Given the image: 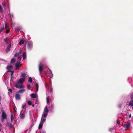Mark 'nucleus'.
Masks as SVG:
<instances>
[{
  "label": "nucleus",
  "instance_id": "f704fd0d",
  "mask_svg": "<svg viewBox=\"0 0 133 133\" xmlns=\"http://www.w3.org/2000/svg\"><path fill=\"white\" fill-rule=\"evenodd\" d=\"M130 98L131 99H133V93L131 95Z\"/></svg>",
  "mask_w": 133,
  "mask_h": 133
},
{
  "label": "nucleus",
  "instance_id": "58836bf2",
  "mask_svg": "<svg viewBox=\"0 0 133 133\" xmlns=\"http://www.w3.org/2000/svg\"><path fill=\"white\" fill-rule=\"evenodd\" d=\"M117 124H119L120 123V121L119 120H117Z\"/></svg>",
  "mask_w": 133,
  "mask_h": 133
},
{
  "label": "nucleus",
  "instance_id": "c85d7f7f",
  "mask_svg": "<svg viewBox=\"0 0 133 133\" xmlns=\"http://www.w3.org/2000/svg\"><path fill=\"white\" fill-rule=\"evenodd\" d=\"M36 91H37L38 90V84H36Z\"/></svg>",
  "mask_w": 133,
  "mask_h": 133
},
{
  "label": "nucleus",
  "instance_id": "423d86ee",
  "mask_svg": "<svg viewBox=\"0 0 133 133\" xmlns=\"http://www.w3.org/2000/svg\"><path fill=\"white\" fill-rule=\"evenodd\" d=\"M46 69L48 71L47 72H45V73L46 75H47V74H49L50 77H52V75L51 71L50 70H49L48 68H46Z\"/></svg>",
  "mask_w": 133,
  "mask_h": 133
},
{
  "label": "nucleus",
  "instance_id": "7c9ffc66",
  "mask_svg": "<svg viewBox=\"0 0 133 133\" xmlns=\"http://www.w3.org/2000/svg\"><path fill=\"white\" fill-rule=\"evenodd\" d=\"M15 61V60L14 58H12V59L11 61V63H14Z\"/></svg>",
  "mask_w": 133,
  "mask_h": 133
},
{
  "label": "nucleus",
  "instance_id": "c9c22d12",
  "mask_svg": "<svg viewBox=\"0 0 133 133\" xmlns=\"http://www.w3.org/2000/svg\"><path fill=\"white\" fill-rule=\"evenodd\" d=\"M8 91L9 92H10L11 93L12 92V89H8Z\"/></svg>",
  "mask_w": 133,
  "mask_h": 133
},
{
  "label": "nucleus",
  "instance_id": "a211bd4d",
  "mask_svg": "<svg viewBox=\"0 0 133 133\" xmlns=\"http://www.w3.org/2000/svg\"><path fill=\"white\" fill-rule=\"evenodd\" d=\"M23 59H25L26 57V54L25 52L22 55Z\"/></svg>",
  "mask_w": 133,
  "mask_h": 133
},
{
  "label": "nucleus",
  "instance_id": "bb28decb",
  "mask_svg": "<svg viewBox=\"0 0 133 133\" xmlns=\"http://www.w3.org/2000/svg\"><path fill=\"white\" fill-rule=\"evenodd\" d=\"M13 67V66L12 65H10L8 66L7 67V69H11Z\"/></svg>",
  "mask_w": 133,
  "mask_h": 133
},
{
  "label": "nucleus",
  "instance_id": "6ab92c4d",
  "mask_svg": "<svg viewBox=\"0 0 133 133\" xmlns=\"http://www.w3.org/2000/svg\"><path fill=\"white\" fill-rule=\"evenodd\" d=\"M25 115L24 114H22L21 115L20 117L21 119H24L25 118Z\"/></svg>",
  "mask_w": 133,
  "mask_h": 133
},
{
  "label": "nucleus",
  "instance_id": "8fccbe9b",
  "mask_svg": "<svg viewBox=\"0 0 133 133\" xmlns=\"http://www.w3.org/2000/svg\"><path fill=\"white\" fill-rule=\"evenodd\" d=\"M47 84H46V85H46H46H47Z\"/></svg>",
  "mask_w": 133,
  "mask_h": 133
},
{
  "label": "nucleus",
  "instance_id": "ea45409f",
  "mask_svg": "<svg viewBox=\"0 0 133 133\" xmlns=\"http://www.w3.org/2000/svg\"><path fill=\"white\" fill-rule=\"evenodd\" d=\"M10 30H7L6 31V33H8L9 32Z\"/></svg>",
  "mask_w": 133,
  "mask_h": 133
},
{
  "label": "nucleus",
  "instance_id": "9b49d317",
  "mask_svg": "<svg viewBox=\"0 0 133 133\" xmlns=\"http://www.w3.org/2000/svg\"><path fill=\"white\" fill-rule=\"evenodd\" d=\"M11 46V44H10L6 48V51L7 52L10 50V48Z\"/></svg>",
  "mask_w": 133,
  "mask_h": 133
},
{
  "label": "nucleus",
  "instance_id": "49530a36",
  "mask_svg": "<svg viewBox=\"0 0 133 133\" xmlns=\"http://www.w3.org/2000/svg\"><path fill=\"white\" fill-rule=\"evenodd\" d=\"M51 107H53V106L52 105H51Z\"/></svg>",
  "mask_w": 133,
  "mask_h": 133
},
{
  "label": "nucleus",
  "instance_id": "4c0bfd02",
  "mask_svg": "<svg viewBox=\"0 0 133 133\" xmlns=\"http://www.w3.org/2000/svg\"><path fill=\"white\" fill-rule=\"evenodd\" d=\"M4 29V28H2L0 29V32H1Z\"/></svg>",
  "mask_w": 133,
  "mask_h": 133
},
{
  "label": "nucleus",
  "instance_id": "a18cd8bd",
  "mask_svg": "<svg viewBox=\"0 0 133 133\" xmlns=\"http://www.w3.org/2000/svg\"><path fill=\"white\" fill-rule=\"evenodd\" d=\"M14 112H16V111L15 109H14Z\"/></svg>",
  "mask_w": 133,
  "mask_h": 133
},
{
  "label": "nucleus",
  "instance_id": "c756f323",
  "mask_svg": "<svg viewBox=\"0 0 133 133\" xmlns=\"http://www.w3.org/2000/svg\"><path fill=\"white\" fill-rule=\"evenodd\" d=\"M3 11V9L1 5H0V12H2Z\"/></svg>",
  "mask_w": 133,
  "mask_h": 133
},
{
  "label": "nucleus",
  "instance_id": "e433bc0d",
  "mask_svg": "<svg viewBox=\"0 0 133 133\" xmlns=\"http://www.w3.org/2000/svg\"><path fill=\"white\" fill-rule=\"evenodd\" d=\"M2 5L4 6H5V2H3L2 3Z\"/></svg>",
  "mask_w": 133,
  "mask_h": 133
},
{
  "label": "nucleus",
  "instance_id": "72a5a7b5",
  "mask_svg": "<svg viewBox=\"0 0 133 133\" xmlns=\"http://www.w3.org/2000/svg\"><path fill=\"white\" fill-rule=\"evenodd\" d=\"M4 40L5 42H7L8 41V39L7 38H6L4 39Z\"/></svg>",
  "mask_w": 133,
  "mask_h": 133
},
{
  "label": "nucleus",
  "instance_id": "393cba45",
  "mask_svg": "<svg viewBox=\"0 0 133 133\" xmlns=\"http://www.w3.org/2000/svg\"><path fill=\"white\" fill-rule=\"evenodd\" d=\"M25 73H22L21 74V77L23 78H25Z\"/></svg>",
  "mask_w": 133,
  "mask_h": 133
},
{
  "label": "nucleus",
  "instance_id": "412c9836",
  "mask_svg": "<svg viewBox=\"0 0 133 133\" xmlns=\"http://www.w3.org/2000/svg\"><path fill=\"white\" fill-rule=\"evenodd\" d=\"M31 97L34 98H35L36 97V96L35 94L34 93L32 94H31Z\"/></svg>",
  "mask_w": 133,
  "mask_h": 133
},
{
  "label": "nucleus",
  "instance_id": "39448f33",
  "mask_svg": "<svg viewBox=\"0 0 133 133\" xmlns=\"http://www.w3.org/2000/svg\"><path fill=\"white\" fill-rule=\"evenodd\" d=\"M22 65L20 61L17 62L16 64V69H18Z\"/></svg>",
  "mask_w": 133,
  "mask_h": 133
},
{
  "label": "nucleus",
  "instance_id": "dca6fc26",
  "mask_svg": "<svg viewBox=\"0 0 133 133\" xmlns=\"http://www.w3.org/2000/svg\"><path fill=\"white\" fill-rule=\"evenodd\" d=\"M130 124L129 123H127V125H126V129H128L130 128Z\"/></svg>",
  "mask_w": 133,
  "mask_h": 133
},
{
  "label": "nucleus",
  "instance_id": "79ce46f5",
  "mask_svg": "<svg viewBox=\"0 0 133 133\" xmlns=\"http://www.w3.org/2000/svg\"><path fill=\"white\" fill-rule=\"evenodd\" d=\"M127 125V123L125 124H124L123 125V127H126V125Z\"/></svg>",
  "mask_w": 133,
  "mask_h": 133
},
{
  "label": "nucleus",
  "instance_id": "2f4dec72",
  "mask_svg": "<svg viewBox=\"0 0 133 133\" xmlns=\"http://www.w3.org/2000/svg\"><path fill=\"white\" fill-rule=\"evenodd\" d=\"M28 104L29 105H31L32 104L31 102L30 101H29L28 102Z\"/></svg>",
  "mask_w": 133,
  "mask_h": 133
},
{
  "label": "nucleus",
  "instance_id": "7ed1b4c3",
  "mask_svg": "<svg viewBox=\"0 0 133 133\" xmlns=\"http://www.w3.org/2000/svg\"><path fill=\"white\" fill-rule=\"evenodd\" d=\"M22 84H15L14 85V86L17 88L19 89L24 88V86Z\"/></svg>",
  "mask_w": 133,
  "mask_h": 133
},
{
  "label": "nucleus",
  "instance_id": "a19ab883",
  "mask_svg": "<svg viewBox=\"0 0 133 133\" xmlns=\"http://www.w3.org/2000/svg\"><path fill=\"white\" fill-rule=\"evenodd\" d=\"M53 89L52 88H50V91L52 92Z\"/></svg>",
  "mask_w": 133,
  "mask_h": 133
},
{
  "label": "nucleus",
  "instance_id": "37998d69",
  "mask_svg": "<svg viewBox=\"0 0 133 133\" xmlns=\"http://www.w3.org/2000/svg\"><path fill=\"white\" fill-rule=\"evenodd\" d=\"M129 117L130 118H131V114H130L129 115Z\"/></svg>",
  "mask_w": 133,
  "mask_h": 133
},
{
  "label": "nucleus",
  "instance_id": "aec40b11",
  "mask_svg": "<svg viewBox=\"0 0 133 133\" xmlns=\"http://www.w3.org/2000/svg\"><path fill=\"white\" fill-rule=\"evenodd\" d=\"M8 69V71L9 72H11V75L12 76L14 73V71L11 70V69Z\"/></svg>",
  "mask_w": 133,
  "mask_h": 133
},
{
  "label": "nucleus",
  "instance_id": "473e14b6",
  "mask_svg": "<svg viewBox=\"0 0 133 133\" xmlns=\"http://www.w3.org/2000/svg\"><path fill=\"white\" fill-rule=\"evenodd\" d=\"M30 85L28 84L27 85V88L28 90H30Z\"/></svg>",
  "mask_w": 133,
  "mask_h": 133
},
{
  "label": "nucleus",
  "instance_id": "a878e982",
  "mask_svg": "<svg viewBox=\"0 0 133 133\" xmlns=\"http://www.w3.org/2000/svg\"><path fill=\"white\" fill-rule=\"evenodd\" d=\"M8 26V24L6 22L5 23V28L6 29H7Z\"/></svg>",
  "mask_w": 133,
  "mask_h": 133
},
{
  "label": "nucleus",
  "instance_id": "4be33fe9",
  "mask_svg": "<svg viewBox=\"0 0 133 133\" xmlns=\"http://www.w3.org/2000/svg\"><path fill=\"white\" fill-rule=\"evenodd\" d=\"M129 105L130 106H132L133 105V100H132L130 102L129 104Z\"/></svg>",
  "mask_w": 133,
  "mask_h": 133
},
{
  "label": "nucleus",
  "instance_id": "3c124183",
  "mask_svg": "<svg viewBox=\"0 0 133 133\" xmlns=\"http://www.w3.org/2000/svg\"><path fill=\"white\" fill-rule=\"evenodd\" d=\"M1 129H0V131H1Z\"/></svg>",
  "mask_w": 133,
  "mask_h": 133
},
{
  "label": "nucleus",
  "instance_id": "09e8293b",
  "mask_svg": "<svg viewBox=\"0 0 133 133\" xmlns=\"http://www.w3.org/2000/svg\"><path fill=\"white\" fill-rule=\"evenodd\" d=\"M132 109L133 110V107H132Z\"/></svg>",
  "mask_w": 133,
  "mask_h": 133
},
{
  "label": "nucleus",
  "instance_id": "c03bdc74",
  "mask_svg": "<svg viewBox=\"0 0 133 133\" xmlns=\"http://www.w3.org/2000/svg\"><path fill=\"white\" fill-rule=\"evenodd\" d=\"M34 106H35V105H34V104H32V107H34Z\"/></svg>",
  "mask_w": 133,
  "mask_h": 133
},
{
  "label": "nucleus",
  "instance_id": "6e6552de",
  "mask_svg": "<svg viewBox=\"0 0 133 133\" xmlns=\"http://www.w3.org/2000/svg\"><path fill=\"white\" fill-rule=\"evenodd\" d=\"M25 78H20L18 82L17 83H22L25 80Z\"/></svg>",
  "mask_w": 133,
  "mask_h": 133
},
{
  "label": "nucleus",
  "instance_id": "f257e3e1",
  "mask_svg": "<svg viewBox=\"0 0 133 133\" xmlns=\"http://www.w3.org/2000/svg\"><path fill=\"white\" fill-rule=\"evenodd\" d=\"M1 111L2 112V121L3 122L4 119H6L7 118V115L6 113L4 112V110L2 109L1 110Z\"/></svg>",
  "mask_w": 133,
  "mask_h": 133
},
{
  "label": "nucleus",
  "instance_id": "de8ad7c7",
  "mask_svg": "<svg viewBox=\"0 0 133 133\" xmlns=\"http://www.w3.org/2000/svg\"><path fill=\"white\" fill-rule=\"evenodd\" d=\"M42 133H45V132L44 131H43L42 132Z\"/></svg>",
  "mask_w": 133,
  "mask_h": 133
},
{
  "label": "nucleus",
  "instance_id": "ddd939ff",
  "mask_svg": "<svg viewBox=\"0 0 133 133\" xmlns=\"http://www.w3.org/2000/svg\"><path fill=\"white\" fill-rule=\"evenodd\" d=\"M9 129H11L12 127V124L11 123H8L6 125Z\"/></svg>",
  "mask_w": 133,
  "mask_h": 133
},
{
  "label": "nucleus",
  "instance_id": "20e7f679",
  "mask_svg": "<svg viewBox=\"0 0 133 133\" xmlns=\"http://www.w3.org/2000/svg\"><path fill=\"white\" fill-rule=\"evenodd\" d=\"M45 122V119H43L41 120L38 127L39 129H40L42 128L43 124Z\"/></svg>",
  "mask_w": 133,
  "mask_h": 133
},
{
  "label": "nucleus",
  "instance_id": "f03ea898",
  "mask_svg": "<svg viewBox=\"0 0 133 133\" xmlns=\"http://www.w3.org/2000/svg\"><path fill=\"white\" fill-rule=\"evenodd\" d=\"M22 52V51L21 50L19 53H16L15 55V57H17L18 59H19V60L17 61H21V55H20V54H21Z\"/></svg>",
  "mask_w": 133,
  "mask_h": 133
},
{
  "label": "nucleus",
  "instance_id": "f3484780",
  "mask_svg": "<svg viewBox=\"0 0 133 133\" xmlns=\"http://www.w3.org/2000/svg\"><path fill=\"white\" fill-rule=\"evenodd\" d=\"M32 79L31 77H29L28 79L29 82L31 83L32 82Z\"/></svg>",
  "mask_w": 133,
  "mask_h": 133
},
{
  "label": "nucleus",
  "instance_id": "9d476101",
  "mask_svg": "<svg viewBox=\"0 0 133 133\" xmlns=\"http://www.w3.org/2000/svg\"><path fill=\"white\" fill-rule=\"evenodd\" d=\"M43 69V65L41 64H40L39 66V70L40 72H41L42 70Z\"/></svg>",
  "mask_w": 133,
  "mask_h": 133
},
{
  "label": "nucleus",
  "instance_id": "5701e85b",
  "mask_svg": "<svg viewBox=\"0 0 133 133\" xmlns=\"http://www.w3.org/2000/svg\"><path fill=\"white\" fill-rule=\"evenodd\" d=\"M26 108V104H23L22 106V108L25 109Z\"/></svg>",
  "mask_w": 133,
  "mask_h": 133
},
{
  "label": "nucleus",
  "instance_id": "b1692460",
  "mask_svg": "<svg viewBox=\"0 0 133 133\" xmlns=\"http://www.w3.org/2000/svg\"><path fill=\"white\" fill-rule=\"evenodd\" d=\"M24 43V41L23 40H21L19 43V44L20 45L23 44Z\"/></svg>",
  "mask_w": 133,
  "mask_h": 133
},
{
  "label": "nucleus",
  "instance_id": "0eeeda50",
  "mask_svg": "<svg viewBox=\"0 0 133 133\" xmlns=\"http://www.w3.org/2000/svg\"><path fill=\"white\" fill-rule=\"evenodd\" d=\"M48 114H47L46 113H44L42 117V118L41 120H42L43 119H45V121H46V118Z\"/></svg>",
  "mask_w": 133,
  "mask_h": 133
},
{
  "label": "nucleus",
  "instance_id": "1a4fd4ad",
  "mask_svg": "<svg viewBox=\"0 0 133 133\" xmlns=\"http://www.w3.org/2000/svg\"><path fill=\"white\" fill-rule=\"evenodd\" d=\"M16 99L17 100H19L21 99V96L20 95L18 94H16L15 96Z\"/></svg>",
  "mask_w": 133,
  "mask_h": 133
},
{
  "label": "nucleus",
  "instance_id": "4468645a",
  "mask_svg": "<svg viewBox=\"0 0 133 133\" xmlns=\"http://www.w3.org/2000/svg\"><path fill=\"white\" fill-rule=\"evenodd\" d=\"M51 101V99L49 96H47L46 97V102L47 103H49Z\"/></svg>",
  "mask_w": 133,
  "mask_h": 133
},
{
  "label": "nucleus",
  "instance_id": "cd10ccee",
  "mask_svg": "<svg viewBox=\"0 0 133 133\" xmlns=\"http://www.w3.org/2000/svg\"><path fill=\"white\" fill-rule=\"evenodd\" d=\"M11 121L12 123L13 122V121L14 119V118L13 116V115L12 114H11Z\"/></svg>",
  "mask_w": 133,
  "mask_h": 133
},
{
  "label": "nucleus",
  "instance_id": "2eb2a0df",
  "mask_svg": "<svg viewBox=\"0 0 133 133\" xmlns=\"http://www.w3.org/2000/svg\"><path fill=\"white\" fill-rule=\"evenodd\" d=\"M25 91V90L24 88L23 89H21L18 91V92L19 93H23Z\"/></svg>",
  "mask_w": 133,
  "mask_h": 133
},
{
  "label": "nucleus",
  "instance_id": "f8f14e48",
  "mask_svg": "<svg viewBox=\"0 0 133 133\" xmlns=\"http://www.w3.org/2000/svg\"><path fill=\"white\" fill-rule=\"evenodd\" d=\"M49 112V110L47 108V107L46 106L44 109V113H46L48 114Z\"/></svg>",
  "mask_w": 133,
  "mask_h": 133
}]
</instances>
